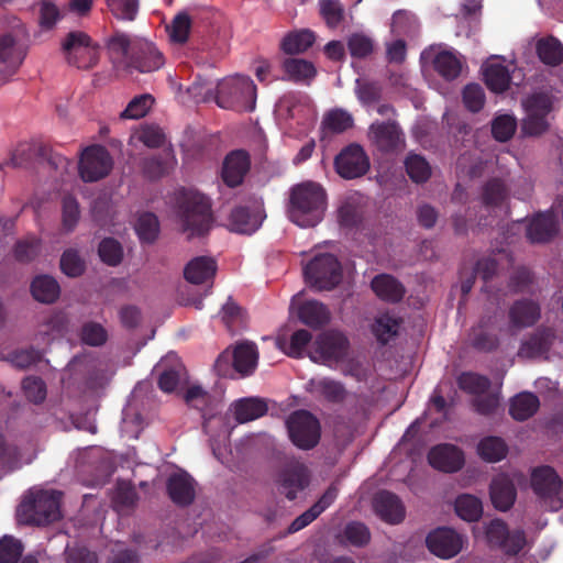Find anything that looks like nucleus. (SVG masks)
Instances as JSON below:
<instances>
[{
    "label": "nucleus",
    "mask_w": 563,
    "mask_h": 563,
    "mask_svg": "<svg viewBox=\"0 0 563 563\" xmlns=\"http://www.w3.org/2000/svg\"><path fill=\"white\" fill-rule=\"evenodd\" d=\"M309 481L308 467L299 461H290L280 470L277 483L279 492L287 499L294 500L297 498V494L309 485Z\"/></svg>",
    "instance_id": "obj_13"
},
{
    "label": "nucleus",
    "mask_w": 563,
    "mask_h": 563,
    "mask_svg": "<svg viewBox=\"0 0 563 563\" xmlns=\"http://www.w3.org/2000/svg\"><path fill=\"white\" fill-rule=\"evenodd\" d=\"M485 533L488 544L501 550L507 555H517L526 544L525 532L520 529L510 531L501 519L492 520L487 525Z\"/></svg>",
    "instance_id": "obj_10"
},
{
    "label": "nucleus",
    "mask_w": 563,
    "mask_h": 563,
    "mask_svg": "<svg viewBox=\"0 0 563 563\" xmlns=\"http://www.w3.org/2000/svg\"><path fill=\"white\" fill-rule=\"evenodd\" d=\"M371 287L379 299L391 303L399 302L406 292L404 285L388 274L375 276Z\"/></svg>",
    "instance_id": "obj_26"
},
{
    "label": "nucleus",
    "mask_w": 563,
    "mask_h": 563,
    "mask_svg": "<svg viewBox=\"0 0 563 563\" xmlns=\"http://www.w3.org/2000/svg\"><path fill=\"white\" fill-rule=\"evenodd\" d=\"M338 220L341 227L354 228L362 221V210L353 199H347L338 209Z\"/></svg>",
    "instance_id": "obj_56"
},
{
    "label": "nucleus",
    "mask_w": 563,
    "mask_h": 563,
    "mask_svg": "<svg viewBox=\"0 0 563 563\" xmlns=\"http://www.w3.org/2000/svg\"><path fill=\"white\" fill-rule=\"evenodd\" d=\"M481 198L487 208L501 207L509 198V189L501 178H490L483 185Z\"/></svg>",
    "instance_id": "obj_34"
},
{
    "label": "nucleus",
    "mask_w": 563,
    "mask_h": 563,
    "mask_svg": "<svg viewBox=\"0 0 563 563\" xmlns=\"http://www.w3.org/2000/svg\"><path fill=\"white\" fill-rule=\"evenodd\" d=\"M32 159L47 161L54 164L51 147L43 143L21 144L12 154L11 162L15 167H22Z\"/></svg>",
    "instance_id": "obj_28"
},
{
    "label": "nucleus",
    "mask_w": 563,
    "mask_h": 563,
    "mask_svg": "<svg viewBox=\"0 0 563 563\" xmlns=\"http://www.w3.org/2000/svg\"><path fill=\"white\" fill-rule=\"evenodd\" d=\"M303 276L312 288L332 290L342 279V267L333 254H318L303 267Z\"/></svg>",
    "instance_id": "obj_5"
},
{
    "label": "nucleus",
    "mask_w": 563,
    "mask_h": 563,
    "mask_svg": "<svg viewBox=\"0 0 563 563\" xmlns=\"http://www.w3.org/2000/svg\"><path fill=\"white\" fill-rule=\"evenodd\" d=\"M195 484L194 478L188 473H174L167 479V494L175 505L187 507L195 500Z\"/></svg>",
    "instance_id": "obj_19"
},
{
    "label": "nucleus",
    "mask_w": 563,
    "mask_h": 563,
    "mask_svg": "<svg viewBox=\"0 0 563 563\" xmlns=\"http://www.w3.org/2000/svg\"><path fill=\"white\" fill-rule=\"evenodd\" d=\"M355 93L361 103L365 106L379 101L382 87L378 82L356 80Z\"/></svg>",
    "instance_id": "obj_64"
},
{
    "label": "nucleus",
    "mask_w": 563,
    "mask_h": 563,
    "mask_svg": "<svg viewBox=\"0 0 563 563\" xmlns=\"http://www.w3.org/2000/svg\"><path fill=\"white\" fill-rule=\"evenodd\" d=\"M539 406V398L534 394L521 393L511 399L509 413L515 420L525 421L538 411Z\"/></svg>",
    "instance_id": "obj_35"
},
{
    "label": "nucleus",
    "mask_w": 563,
    "mask_h": 563,
    "mask_svg": "<svg viewBox=\"0 0 563 563\" xmlns=\"http://www.w3.org/2000/svg\"><path fill=\"white\" fill-rule=\"evenodd\" d=\"M541 317L540 306L531 299L516 300L509 308L508 318L511 329L521 330L534 325Z\"/></svg>",
    "instance_id": "obj_20"
},
{
    "label": "nucleus",
    "mask_w": 563,
    "mask_h": 563,
    "mask_svg": "<svg viewBox=\"0 0 563 563\" xmlns=\"http://www.w3.org/2000/svg\"><path fill=\"white\" fill-rule=\"evenodd\" d=\"M231 231L252 234L260 225L257 216L252 213L247 207H236L231 211L230 218Z\"/></svg>",
    "instance_id": "obj_42"
},
{
    "label": "nucleus",
    "mask_w": 563,
    "mask_h": 563,
    "mask_svg": "<svg viewBox=\"0 0 563 563\" xmlns=\"http://www.w3.org/2000/svg\"><path fill=\"white\" fill-rule=\"evenodd\" d=\"M349 350V340L340 332H323L316 339L310 357L314 362L329 364L342 361Z\"/></svg>",
    "instance_id": "obj_11"
},
{
    "label": "nucleus",
    "mask_w": 563,
    "mask_h": 563,
    "mask_svg": "<svg viewBox=\"0 0 563 563\" xmlns=\"http://www.w3.org/2000/svg\"><path fill=\"white\" fill-rule=\"evenodd\" d=\"M327 210V192L313 181L295 185L290 189L288 218L300 228H313L320 223Z\"/></svg>",
    "instance_id": "obj_1"
},
{
    "label": "nucleus",
    "mask_w": 563,
    "mask_h": 563,
    "mask_svg": "<svg viewBox=\"0 0 563 563\" xmlns=\"http://www.w3.org/2000/svg\"><path fill=\"white\" fill-rule=\"evenodd\" d=\"M60 496L57 490H38L25 496L16 509L21 523L46 526L60 519Z\"/></svg>",
    "instance_id": "obj_2"
},
{
    "label": "nucleus",
    "mask_w": 563,
    "mask_h": 563,
    "mask_svg": "<svg viewBox=\"0 0 563 563\" xmlns=\"http://www.w3.org/2000/svg\"><path fill=\"white\" fill-rule=\"evenodd\" d=\"M428 462L435 470L454 473L463 467L464 454L456 445L442 443L431 448Z\"/></svg>",
    "instance_id": "obj_17"
},
{
    "label": "nucleus",
    "mask_w": 563,
    "mask_h": 563,
    "mask_svg": "<svg viewBox=\"0 0 563 563\" xmlns=\"http://www.w3.org/2000/svg\"><path fill=\"white\" fill-rule=\"evenodd\" d=\"M312 339L311 333L308 330L299 329L295 331L291 336L289 344L285 347L282 341H278V345L284 352L294 358H300L303 352Z\"/></svg>",
    "instance_id": "obj_54"
},
{
    "label": "nucleus",
    "mask_w": 563,
    "mask_h": 563,
    "mask_svg": "<svg viewBox=\"0 0 563 563\" xmlns=\"http://www.w3.org/2000/svg\"><path fill=\"white\" fill-rule=\"evenodd\" d=\"M23 552L22 543L11 536L0 539V563H16Z\"/></svg>",
    "instance_id": "obj_62"
},
{
    "label": "nucleus",
    "mask_w": 563,
    "mask_h": 563,
    "mask_svg": "<svg viewBox=\"0 0 563 563\" xmlns=\"http://www.w3.org/2000/svg\"><path fill=\"white\" fill-rule=\"evenodd\" d=\"M320 14L325 24L335 29L344 19V8L340 0H319Z\"/></svg>",
    "instance_id": "obj_55"
},
{
    "label": "nucleus",
    "mask_w": 563,
    "mask_h": 563,
    "mask_svg": "<svg viewBox=\"0 0 563 563\" xmlns=\"http://www.w3.org/2000/svg\"><path fill=\"white\" fill-rule=\"evenodd\" d=\"M354 124V119L350 112L343 109H333L324 114L322 128L331 134H340Z\"/></svg>",
    "instance_id": "obj_45"
},
{
    "label": "nucleus",
    "mask_w": 563,
    "mask_h": 563,
    "mask_svg": "<svg viewBox=\"0 0 563 563\" xmlns=\"http://www.w3.org/2000/svg\"><path fill=\"white\" fill-rule=\"evenodd\" d=\"M164 65L163 54L150 42H136L132 54L125 63V70L135 69L140 73H151Z\"/></svg>",
    "instance_id": "obj_15"
},
{
    "label": "nucleus",
    "mask_w": 563,
    "mask_h": 563,
    "mask_svg": "<svg viewBox=\"0 0 563 563\" xmlns=\"http://www.w3.org/2000/svg\"><path fill=\"white\" fill-rule=\"evenodd\" d=\"M251 168V157L245 150H234L228 153L221 168L222 181L230 188L243 184Z\"/></svg>",
    "instance_id": "obj_16"
},
{
    "label": "nucleus",
    "mask_w": 563,
    "mask_h": 563,
    "mask_svg": "<svg viewBox=\"0 0 563 563\" xmlns=\"http://www.w3.org/2000/svg\"><path fill=\"white\" fill-rule=\"evenodd\" d=\"M555 338V331L552 328L540 327L521 342L518 355L527 358L543 356L551 350Z\"/></svg>",
    "instance_id": "obj_18"
},
{
    "label": "nucleus",
    "mask_w": 563,
    "mask_h": 563,
    "mask_svg": "<svg viewBox=\"0 0 563 563\" xmlns=\"http://www.w3.org/2000/svg\"><path fill=\"white\" fill-rule=\"evenodd\" d=\"M334 167L342 178L355 179L368 172L369 158L361 145L352 143L335 156Z\"/></svg>",
    "instance_id": "obj_12"
},
{
    "label": "nucleus",
    "mask_w": 563,
    "mask_h": 563,
    "mask_svg": "<svg viewBox=\"0 0 563 563\" xmlns=\"http://www.w3.org/2000/svg\"><path fill=\"white\" fill-rule=\"evenodd\" d=\"M81 341L90 346H100L108 339L107 330L98 322L89 321L82 324L80 330Z\"/></svg>",
    "instance_id": "obj_59"
},
{
    "label": "nucleus",
    "mask_w": 563,
    "mask_h": 563,
    "mask_svg": "<svg viewBox=\"0 0 563 563\" xmlns=\"http://www.w3.org/2000/svg\"><path fill=\"white\" fill-rule=\"evenodd\" d=\"M558 232V222L551 213H538L527 228V236L532 243H547Z\"/></svg>",
    "instance_id": "obj_25"
},
{
    "label": "nucleus",
    "mask_w": 563,
    "mask_h": 563,
    "mask_svg": "<svg viewBox=\"0 0 563 563\" xmlns=\"http://www.w3.org/2000/svg\"><path fill=\"white\" fill-rule=\"evenodd\" d=\"M517 492L514 483L500 475L490 484V499L495 508L501 511L510 509L516 500Z\"/></svg>",
    "instance_id": "obj_27"
},
{
    "label": "nucleus",
    "mask_w": 563,
    "mask_h": 563,
    "mask_svg": "<svg viewBox=\"0 0 563 563\" xmlns=\"http://www.w3.org/2000/svg\"><path fill=\"white\" fill-rule=\"evenodd\" d=\"M256 86L247 76H233L217 86L216 102L220 108L238 112H252L256 106Z\"/></svg>",
    "instance_id": "obj_4"
},
{
    "label": "nucleus",
    "mask_w": 563,
    "mask_h": 563,
    "mask_svg": "<svg viewBox=\"0 0 563 563\" xmlns=\"http://www.w3.org/2000/svg\"><path fill=\"white\" fill-rule=\"evenodd\" d=\"M62 223L66 232H71L79 220L80 211L78 201L73 196L63 198Z\"/></svg>",
    "instance_id": "obj_63"
},
{
    "label": "nucleus",
    "mask_w": 563,
    "mask_h": 563,
    "mask_svg": "<svg viewBox=\"0 0 563 563\" xmlns=\"http://www.w3.org/2000/svg\"><path fill=\"white\" fill-rule=\"evenodd\" d=\"M151 95H141L133 98L121 112L122 119H141L146 115L153 104Z\"/></svg>",
    "instance_id": "obj_61"
},
{
    "label": "nucleus",
    "mask_w": 563,
    "mask_h": 563,
    "mask_svg": "<svg viewBox=\"0 0 563 563\" xmlns=\"http://www.w3.org/2000/svg\"><path fill=\"white\" fill-rule=\"evenodd\" d=\"M457 385L462 390L479 396L490 387V380L486 376L466 372L459 376Z\"/></svg>",
    "instance_id": "obj_52"
},
{
    "label": "nucleus",
    "mask_w": 563,
    "mask_h": 563,
    "mask_svg": "<svg viewBox=\"0 0 563 563\" xmlns=\"http://www.w3.org/2000/svg\"><path fill=\"white\" fill-rule=\"evenodd\" d=\"M314 42L316 34L309 29H301L286 34L282 40L280 49L288 55L300 54L310 48Z\"/></svg>",
    "instance_id": "obj_32"
},
{
    "label": "nucleus",
    "mask_w": 563,
    "mask_h": 563,
    "mask_svg": "<svg viewBox=\"0 0 563 563\" xmlns=\"http://www.w3.org/2000/svg\"><path fill=\"white\" fill-rule=\"evenodd\" d=\"M233 366L236 372L249 375L253 373L257 364V350L254 343L238 344L233 351Z\"/></svg>",
    "instance_id": "obj_37"
},
{
    "label": "nucleus",
    "mask_w": 563,
    "mask_h": 563,
    "mask_svg": "<svg viewBox=\"0 0 563 563\" xmlns=\"http://www.w3.org/2000/svg\"><path fill=\"white\" fill-rule=\"evenodd\" d=\"M489 319L484 318L479 321L476 328H473L472 333V345L478 351L490 352L498 345V339L495 334L489 333L485 330Z\"/></svg>",
    "instance_id": "obj_53"
},
{
    "label": "nucleus",
    "mask_w": 563,
    "mask_h": 563,
    "mask_svg": "<svg viewBox=\"0 0 563 563\" xmlns=\"http://www.w3.org/2000/svg\"><path fill=\"white\" fill-rule=\"evenodd\" d=\"M67 63L79 69H89L99 60V47L82 31L69 32L62 42Z\"/></svg>",
    "instance_id": "obj_6"
},
{
    "label": "nucleus",
    "mask_w": 563,
    "mask_h": 563,
    "mask_svg": "<svg viewBox=\"0 0 563 563\" xmlns=\"http://www.w3.org/2000/svg\"><path fill=\"white\" fill-rule=\"evenodd\" d=\"M405 167L413 183L422 184L431 177V166L421 155L409 154L405 161Z\"/></svg>",
    "instance_id": "obj_48"
},
{
    "label": "nucleus",
    "mask_w": 563,
    "mask_h": 563,
    "mask_svg": "<svg viewBox=\"0 0 563 563\" xmlns=\"http://www.w3.org/2000/svg\"><path fill=\"white\" fill-rule=\"evenodd\" d=\"M86 268L84 260L76 250H66L60 257V269L69 277H78Z\"/></svg>",
    "instance_id": "obj_60"
},
{
    "label": "nucleus",
    "mask_w": 563,
    "mask_h": 563,
    "mask_svg": "<svg viewBox=\"0 0 563 563\" xmlns=\"http://www.w3.org/2000/svg\"><path fill=\"white\" fill-rule=\"evenodd\" d=\"M312 390L321 395L327 401L341 404L346 398L347 391L344 385L338 380L324 377L310 382Z\"/></svg>",
    "instance_id": "obj_43"
},
{
    "label": "nucleus",
    "mask_w": 563,
    "mask_h": 563,
    "mask_svg": "<svg viewBox=\"0 0 563 563\" xmlns=\"http://www.w3.org/2000/svg\"><path fill=\"white\" fill-rule=\"evenodd\" d=\"M26 56L25 47L11 34L0 36V63L8 68L9 75H13Z\"/></svg>",
    "instance_id": "obj_24"
},
{
    "label": "nucleus",
    "mask_w": 563,
    "mask_h": 563,
    "mask_svg": "<svg viewBox=\"0 0 563 563\" xmlns=\"http://www.w3.org/2000/svg\"><path fill=\"white\" fill-rule=\"evenodd\" d=\"M31 292L35 300L43 303H53L59 297L60 287L55 278L42 275L33 279Z\"/></svg>",
    "instance_id": "obj_36"
},
{
    "label": "nucleus",
    "mask_w": 563,
    "mask_h": 563,
    "mask_svg": "<svg viewBox=\"0 0 563 563\" xmlns=\"http://www.w3.org/2000/svg\"><path fill=\"white\" fill-rule=\"evenodd\" d=\"M536 53L547 66L556 67L563 63V44L553 35L538 40Z\"/></svg>",
    "instance_id": "obj_30"
},
{
    "label": "nucleus",
    "mask_w": 563,
    "mask_h": 563,
    "mask_svg": "<svg viewBox=\"0 0 563 563\" xmlns=\"http://www.w3.org/2000/svg\"><path fill=\"white\" fill-rule=\"evenodd\" d=\"M135 231L143 243H153L159 232V222L157 217L152 212L142 213L136 221Z\"/></svg>",
    "instance_id": "obj_49"
},
{
    "label": "nucleus",
    "mask_w": 563,
    "mask_h": 563,
    "mask_svg": "<svg viewBox=\"0 0 563 563\" xmlns=\"http://www.w3.org/2000/svg\"><path fill=\"white\" fill-rule=\"evenodd\" d=\"M107 7L114 18L134 21L139 11V0H107Z\"/></svg>",
    "instance_id": "obj_57"
},
{
    "label": "nucleus",
    "mask_w": 563,
    "mask_h": 563,
    "mask_svg": "<svg viewBox=\"0 0 563 563\" xmlns=\"http://www.w3.org/2000/svg\"><path fill=\"white\" fill-rule=\"evenodd\" d=\"M477 452L486 462H499L507 454V445L501 438L486 437L478 443Z\"/></svg>",
    "instance_id": "obj_46"
},
{
    "label": "nucleus",
    "mask_w": 563,
    "mask_h": 563,
    "mask_svg": "<svg viewBox=\"0 0 563 563\" xmlns=\"http://www.w3.org/2000/svg\"><path fill=\"white\" fill-rule=\"evenodd\" d=\"M462 100L468 111L476 113L485 104V91L478 84H468L463 89Z\"/></svg>",
    "instance_id": "obj_58"
},
{
    "label": "nucleus",
    "mask_w": 563,
    "mask_h": 563,
    "mask_svg": "<svg viewBox=\"0 0 563 563\" xmlns=\"http://www.w3.org/2000/svg\"><path fill=\"white\" fill-rule=\"evenodd\" d=\"M531 486L548 510L558 511L563 507L562 481L553 467L540 466L533 470Z\"/></svg>",
    "instance_id": "obj_8"
},
{
    "label": "nucleus",
    "mask_w": 563,
    "mask_h": 563,
    "mask_svg": "<svg viewBox=\"0 0 563 563\" xmlns=\"http://www.w3.org/2000/svg\"><path fill=\"white\" fill-rule=\"evenodd\" d=\"M112 165V158L104 146L91 145L81 153L79 175L86 183L98 181L110 174Z\"/></svg>",
    "instance_id": "obj_9"
},
{
    "label": "nucleus",
    "mask_w": 563,
    "mask_h": 563,
    "mask_svg": "<svg viewBox=\"0 0 563 563\" xmlns=\"http://www.w3.org/2000/svg\"><path fill=\"white\" fill-rule=\"evenodd\" d=\"M217 268V262L212 257L198 256L185 266L184 276L190 284L201 285L212 282Z\"/></svg>",
    "instance_id": "obj_22"
},
{
    "label": "nucleus",
    "mask_w": 563,
    "mask_h": 563,
    "mask_svg": "<svg viewBox=\"0 0 563 563\" xmlns=\"http://www.w3.org/2000/svg\"><path fill=\"white\" fill-rule=\"evenodd\" d=\"M291 442L301 450H311L320 441L319 420L307 410L294 411L286 421Z\"/></svg>",
    "instance_id": "obj_7"
},
{
    "label": "nucleus",
    "mask_w": 563,
    "mask_h": 563,
    "mask_svg": "<svg viewBox=\"0 0 563 563\" xmlns=\"http://www.w3.org/2000/svg\"><path fill=\"white\" fill-rule=\"evenodd\" d=\"M456 515L465 521H477L483 514L481 499L473 495H460L454 504Z\"/></svg>",
    "instance_id": "obj_44"
},
{
    "label": "nucleus",
    "mask_w": 563,
    "mask_h": 563,
    "mask_svg": "<svg viewBox=\"0 0 563 563\" xmlns=\"http://www.w3.org/2000/svg\"><path fill=\"white\" fill-rule=\"evenodd\" d=\"M517 130V120L510 114H499L492 121V135L498 142L509 141Z\"/></svg>",
    "instance_id": "obj_51"
},
{
    "label": "nucleus",
    "mask_w": 563,
    "mask_h": 563,
    "mask_svg": "<svg viewBox=\"0 0 563 563\" xmlns=\"http://www.w3.org/2000/svg\"><path fill=\"white\" fill-rule=\"evenodd\" d=\"M100 260L108 266L115 267L123 260V247L119 241L113 238H104L98 246Z\"/></svg>",
    "instance_id": "obj_50"
},
{
    "label": "nucleus",
    "mask_w": 563,
    "mask_h": 563,
    "mask_svg": "<svg viewBox=\"0 0 563 563\" xmlns=\"http://www.w3.org/2000/svg\"><path fill=\"white\" fill-rule=\"evenodd\" d=\"M375 512L386 522L399 523L405 518V508L397 495L382 490L374 497Z\"/></svg>",
    "instance_id": "obj_21"
},
{
    "label": "nucleus",
    "mask_w": 563,
    "mask_h": 563,
    "mask_svg": "<svg viewBox=\"0 0 563 563\" xmlns=\"http://www.w3.org/2000/svg\"><path fill=\"white\" fill-rule=\"evenodd\" d=\"M428 550L440 559L448 560L457 555L463 548L461 534L446 527L437 528L426 538Z\"/></svg>",
    "instance_id": "obj_14"
},
{
    "label": "nucleus",
    "mask_w": 563,
    "mask_h": 563,
    "mask_svg": "<svg viewBox=\"0 0 563 563\" xmlns=\"http://www.w3.org/2000/svg\"><path fill=\"white\" fill-rule=\"evenodd\" d=\"M298 319L311 329H321L330 322L329 308L314 299L306 300L298 307Z\"/></svg>",
    "instance_id": "obj_23"
},
{
    "label": "nucleus",
    "mask_w": 563,
    "mask_h": 563,
    "mask_svg": "<svg viewBox=\"0 0 563 563\" xmlns=\"http://www.w3.org/2000/svg\"><path fill=\"white\" fill-rule=\"evenodd\" d=\"M283 69L287 79L295 82H308L317 75L314 65L301 58H286Z\"/></svg>",
    "instance_id": "obj_40"
},
{
    "label": "nucleus",
    "mask_w": 563,
    "mask_h": 563,
    "mask_svg": "<svg viewBox=\"0 0 563 563\" xmlns=\"http://www.w3.org/2000/svg\"><path fill=\"white\" fill-rule=\"evenodd\" d=\"M176 201L185 231H190L191 235H203L210 230L213 218L208 197L183 188L178 191Z\"/></svg>",
    "instance_id": "obj_3"
},
{
    "label": "nucleus",
    "mask_w": 563,
    "mask_h": 563,
    "mask_svg": "<svg viewBox=\"0 0 563 563\" xmlns=\"http://www.w3.org/2000/svg\"><path fill=\"white\" fill-rule=\"evenodd\" d=\"M371 541L369 529L360 521L347 522L341 534V543L363 548Z\"/></svg>",
    "instance_id": "obj_47"
},
{
    "label": "nucleus",
    "mask_w": 563,
    "mask_h": 563,
    "mask_svg": "<svg viewBox=\"0 0 563 563\" xmlns=\"http://www.w3.org/2000/svg\"><path fill=\"white\" fill-rule=\"evenodd\" d=\"M483 75L485 84L490 91L503 93L509 89L511 82L510 71L501 63L487 64Z\"/></svg>",
    "instance_id": "obj_33"
},
{
    "label": "nucleus",
    "mask_w": 563,
    "mask_h": 563,
    "mask_svg": "<svg viewBox=\"0 0 563 563\" xmlns=\"http://www.w3.org/2000/svg\"><path fill=\"white\" fill-rule=\"evenodd\" d=\"M108 49L115 68L125 69V63L132 54L130 37L121 32L114 33L107 42Z\"/></svg>",
    "instance_id": "obj_38"
},
{
    "label": "nucleus",
    "mask_w": 563,
    "mask_h": 563,
    "mask_svg": "<svg viewBox=\"0 0 563 563\" xmlns=\"http://www.w3.org/2000/svg\"><path fill=\"white\" fill-rule=\"evenodd\" d=\"M461 57L453 51H441L433 58L434 70L445 80L456 79L462 71Z\"/></svg>",
    "instance_id": "obj_31"
},
{
    "label": "nucleus",
    "mask_w": 563,
    "mask_h": 563,
    "mask_svg": "<svg viewBox=\"0 0 563 563\" xmlns=\"http://www.w3.org/2000/svg\"><path fill=\"white\" fill-rule=\"evenodd\" d=\"M373 137L380 150H395L399 143V130L394 122H377L369 128Z\"/></svg>",
    "instance_id": "obj_39"
},
{
    "label": "nucleus",
    "mask_w": 563,
    "mask_h": 563,
    "mask_svg": "<svg viewBox=\"0 0 563 563\" xmlns=\"http://www.w3.org/2000/svg\"><path fill=\"white\" fill-rule=\"evenodd\" d=\"M267 404L254 397L241 398L233 404L234 418L239 423H245L266 415Z\"/></svg>",
    "instance_id": "obj_29"
},
{
    "label": "nucleus",
    "mask_w": 563,
    "mask_h": 563,
    "mask_svg": "<svg viewBox=\"0 0 563 563\" xmlns=\"http://www.w3.org/2000/svg\"><path fill=\"white\" fill-rule=\"evenodd\" d=\"M400 319L390 314L383 313L375 318V321L372 325L373 334L376 340L385 345L389 343L395 336H397L399 328H400Z\"/></svg>",
    "instance_id": "obj_41"
}]
</instances>
